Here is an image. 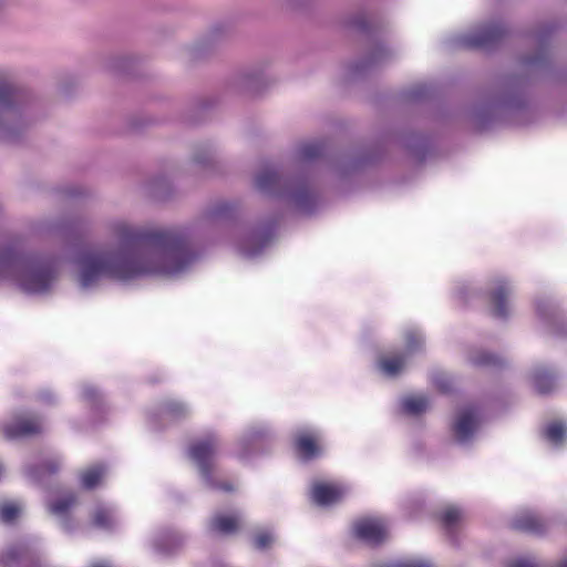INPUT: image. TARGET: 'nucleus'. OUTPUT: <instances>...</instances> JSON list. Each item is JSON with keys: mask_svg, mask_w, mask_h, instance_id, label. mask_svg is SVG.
<instances>
[{"mask_svg": "<svg viewBox=\"0 0 567 567\" xmlns=\"http://www.w3.org/2000/svg\"><path fill=\"white\" fill-rule=\"evenodd\" d=\"M105 227L118 245L76 255V280L82 290L99 287L104 278L127 282L148 276L175 277L198 258L188 228L140 227L123 218L111 219Z\"/></svg>", "mask_w": 567, "mask_h": 567, "instance_id": "1", "label": "nucleus"}, {"mask_svg": "<svg viewBox=\"0 0 567 567\" xmlns=\"http://www.w3.org/2000/svg\"><path fill=\"white\" fill-rule=\"evenodd\" d=\"M60 265L53 255H24L6 246L0 248V282H12L29 295H44L56 284Z\"/></svg>", "mask_w": 567, "mask_h": 567, "instance_id": "2", "label": "nucleus"}, {"mask_svg": "<svg viewBox=\"0 0 567 567\" xmlns=\"http://www.w3.org/2000/svg\"><path fill=\"white\" fill-rule=\"evenodd\" d=\"M255 186L260 193L280 198L301 213H311L317 206L316 193L303 173L266 166L256 174Z\"/></svg>", "mask_w": 567, "mask_h": 567, "instance_id": "3", "label": "nucleus"}, {"mask_svg": "<svg viewBox=\"0 0 567 567\" xmlns=\"http://www.w3.org/2000/svg\"><path fill=\"white\" fill-rule=\"evenodd\" d=\"M35 118V111L30 102L11 85H0V141H19Z\"/></svg>", "mask_w": 567, "mask_h": 567, "instance_id": "4", "label": "nucleus"}, {"mask_svg": "<svg viewBox=\"0 0 567 567\" xmlns=\"http://www.w3.org/2000/svg\"><path fill=\"white\" fill-rule=\"evenodd\" d=\"M220 441L214 433H209L204 439L194 442L188 449L189 457L197 465L200 475L207 486L215 489H223L226 492L233 491L229 483H217L213 478L214 460L219 451Z\"/></svg>", "mask_w": 567, "mask_h": 567, "instance_id": "5", "label": "nucleus"}, {"mask_svg": "<svg viewBox=\"0 0 567 567\" xmlns=\"http://www.w3.org/2000/svg\"><path fill=\"white\" fill-rule=\"evenodd\" d=\"M506 34L502 24H487L461 34L454 39V45L464 49H488L497 44Z\"/></svg>", "mask_w": 567, "mask_h": 567, "instance_id": "6", "label": "nucleus"}, {"mask_svg": "<svg viewBox=\"0 0 567 567\" xmlns=\"http://www.w3.org/2000/svg\"><path fill=\"white\" fill-rule=\"evenodd\" d=\"M423 337L415 331H409L405 334V350L400 353L386 355L379 360V369L383 374L390 378L399 375L405 368L409 358L421 349Z\"/></svg>", "mask_w": 567, "mask_h": 567, "instance_id": "7", "label": "nucleus"}, {"mask_svg": "<svg viewBox=\"0 0 567 567\" xmlns=\"http://www.w3.org/2000/svg\"><path fill=\"white\" fill-rule=\"evenodd\" d=\"M3 567H41L37 550L29 542H19L7 549L1 558Z\"/></svg>", "mask_w": 567, "mask_h": 567, "instance_id": "8", "label": "nucleus"}, {"mask_svg": "<svg viewBox=\"0 0 567 567\" xmlns=\"http://www.w3.org/2000/svg\"><path fill=\"white\" fill-rule=\"evenodd\" d=\"M42 422L33 415H20L12 422L2 426L3 436L7 440L28 437L41 433Z\"/></svg>", "mask_w": 567, "mask_h": 567, "instance_id": "9", "label": "nucleus"}, {"mask_svg": "<svg viewBox=\"0 0 567 567\" xmlns=\"http://www.w3.org/2000/svg\"><path fill=\"white\" fill-rule=\"evenodd\" d=\"M355 536L369 545L375 546L383 543L388 532L383 520L378 518H364L354 524Z\"/></svg>", "mask_w": 567, "mask_h": 567, "instance_id": "10", "label": "nucleus"}, {"mask_svg": "<svg viewBox=\"0 0 567 567\" xmlns=\"http://www.w3.org/2000/svg\"><path fill=\"white\" fill-rule=\"evenodd\" d=\"M392 56L393 51L391 49L381 42H377L372 44L368 56L363 61L357 62L352 65V73L357 75L363 74L370 69L385 63Z\"/></svg>", "mask_w": 567, "mask_h": 567, "instance_id": "11", "label": "nucleus"}, {"mask_svg": "<svg viewBox=\"0 0 567 567\" xmlns=\"http://www.w3.org/2000/svg\"><path fill=\"white\" fill-rule=\"evenodd\" d=\"M477 424L476 410L473 408L462 410L453 424L455 439L462 444L468 442L477 429Z\"/></svg>", "mask_w": 567, "mask_h": 567, "instance_id": "12", "label": "nucleus"}, {"mask_svg": "<svg viewBox=\"0 0 567 567\" xmlns=\"http://www.w3.org/2000/svg\"><path fill=\"white\" fill-rule=\"evenodd\" d=\"M346 493L341 485L316 483L311 488V498L319 506H330L341 501Z\"/></svg>", "mask_w": 567, "mask_h": 567, "instance_id": "13", "label": "nucleus"}, {"mask_svg": "<svg viewBox=\"0 0 567 567\" xmlns=\"http://www.w3.org/2000/svg\"><path fill=\"white\" fill-rule=\"evenodd\" d=\"M230 27L227 23L218 22L212 25L196 42V50L207 52L225 41L230 35Z\"/></svg>", "mask_w": 567, "mask_h": 567, "instance_id": "14", "label": "nucleus"}, {"mask_svg": "<svg viewBox=\"0 0 567 567\" xmlns=\"http://www.w3.org/2000/svg\"><path fill=\"white\" fill-rule=\"evenodd\" d=\"M512 293V288L505 279H497L495 287L491 292V302L493 315L499 319H506L509 313L507 298Z\"/></svg>", "mask_w": 567, "mask_h": 567, "instance_id": "15", "label": "nucleus"}, {"mask_svg": "<svg viewBox=\"0 0 567 567\" xmlns=\"http://www.w3.org/2000/svg\"><path fill=\"white\" fill-rule=\"evenodd\" d=\"M269 435L270 431L265 426L250 429L237 443V457L240 460L248 458L257 444Z\"/></svg>", "mask_w": 567, "mask_h": 567, "instance_id": "16", "label": "nucleus"}, {"mask_svg": "<svg viewBox=\"0 0 567 567\" xmlns=\"http://www.w3.org/2000/svg\"><path fill=\"white\" fill-rule=\"evenodd\" d=\"M270 230H255L241 243L238 244V248L243 255L249 258L258 256L262 248L270 241Z\"/></svg>", "mask_w": 567, "mask_h": 567, "instance_id": "17", "label": "nucleus"}, {"mask_svg": "<svg viewBox=\"0 0 567 567\" xmlns=\"http://www.w3.org/2000/svg\"><path fill=\"white\" fill-rule=\"evenodd\" d=\"M76 503V496L74 493H66L54 502L48 504V508L51 514L56 515L61 518L62 527L65 530H71L73 528L71 524V518L68 513L70 508H72Z\"/></svg>", "mask_w": 567, "mask_h": 567, "instance_id": "18", "label": "nucleus"}, {"mask_svg": "<svg viewBox=\"0 0 567 567\" xmlns=\"http://www.w3.org/2000/svg\"><path fill=\"white\" fill-rule=\"evenodd\" d=\"M536 310L539 317L546 320L550 327L551 333L563 337L566 334L563 328L556 329V324H559L561 319V312L559 308L548 299H542L536 303Z\"/></svg>", "mask_w": 567, "mask_h": 567, "instance_id": "19", "label": "nucleus"}, {"mask_svg": "<svg viewBox=\"0 0 567 567\" xmlns=\"http://www.w3.org/2000/svg\"><path fill=\"white\" fill-rule=\"evenodd\" d=\"M513 528L522 532L540 534L545 530V524L540 517L532 512L517 515L512 522Z\"/></svg>", "mask_w": 567, "mask_h": 567, "instance_id": "20", "label": "nucleus"}, {"mask_svg": "<svg viewBox=\"0 0 567 567\" xmlns=\"http://www.w3.org/2000/svg\"><path fill=\"white\" fill-rule=\"evenodd\" d=\"M295 447L299 456L305 461L317 457L320 452L315 437L306 432H300L296 435Z\"/></svg>", "mask_w": 567, "mask_h": 567, "instance_id": "21", "label": "nucleus"}, {"mask_svg": "<svg viewBox=\"0 0 567 567\" xmlns=\"http://www.w3.org/2000/svg\"><path fill=\"white\" fill-rule=\"evenodd\" d=\"M547 33H548V30L546 29L545 31H540L536 35L537 42L539 44V50L534 56H527V58L522 59L520 63L524 69L536 70V69H542L546 65L547 58H548L547 51L545 49Z\"/></svg>", "mask_w": 567, "mask_h": 567, "instance_id": "22", "label": "nucleus"}, {"mask_svg": "<svg viewBox=\"0 0 567 567\" xmlns=\"http://www.w3.org/2000/svg\"><path fill=\"white\" fill-rule=\"evenodd\" d=\"M92 524L96 528L111 530L116 525V517L114 511L104 505H99L92 514Z\"/></svg>", "mask_w": 567, "mask_h": 567, "instance_id": "23", "label": "nucleus"}, {"mask_svg": "<svg viewBox=\"0 0 567 567\" xmlns=\"http://www.w3.org/2000/svg\"><path fill=\"white\" fill-rule=\"evenodd\" d=\"M556 375L544 367H537L533 372V383L536 391L547 394L555 388Z\"/></svg>", "mask_w": 567, "mask_h": 567, "instance_id": "24", "label": "nucleus"}, {"mask_svg": "<svg viewBox=\"0 0 567 567\" xmlns=\"http://www.w3.org/2000/svg\"><path fill=\"white\" fill-rule=\"evenodd\" d=\"M61 462L59 458H50L44 461L41 465L29 470V476L37 481L43 482L47 476L53 475L59 472Z\"/></svg>", "mask_w": 567, "mask_h": 567, "instance_id": "25", "label": "nucleus"}, {"mask_svg": "<svg viewBox=\"0 0 567 567\" xmlns=\"http://www.w3.org/2000/svg\"><path fill=\"white\" fill-rule=\"evenodd\" d=\"M463 519V512L456 506H447L441 514V523L445 532L452 535Z\"/></svg>", "mask_w": 567, "mask_h": 567, "instance_id": "26", "label": "nucleus"}, {"mask_svg": "<svg viewBox=\"0 0 567 567\" xmlns=\"http://www.w3.org/2000/svg\"><path fill=\"white\" fill-rule=\"evenodd\" d=\"M233 207L227 203H218L209 207L200 217L199 223L209 224L231 216Z\"/></svg>", "mask_w": 567, "mask_h": 567, "instance_id": "27", "label": "nucleus"}, {"mask_svg": "<svg viewBox=\"0 0 567 567\" xmlns=\"http://www.w3.org/2000/svg\"><path fill=\"white\" fill-rule=\"evenodd\" d=\"M106 468L103 465H94L81 474V484L85 489H93L104 477Z\"/></svg>", "mask_w": 567, "mask_h": 567, "instance_id": "28", "label": "nucleus"}, {"mask_svg": "<svg viewBox=\"0 0 567 567\" xmlns=\"http://www.w3.org/2000/svg\"><path fill=\"white\" fill-rule=\"evenodd\" d=\"M467 359L476 367H497L502 364L499 357L483 350L471 351Z\"/></svg>", "mask_w": 567, "mask_h": 567, "instance_id": "29", "label": "nucleus"}, {"mask_svg": "<svg viewBox=\"0 0 567 567\" xmlns=\"http://www.w3.org/2000/svg\"><path fill=\"white\" fill-rule=\"evenodd\" d=\"M403 410L411 415H419L426 411L429 406V400L424 395L420 396H408L401 402Z\"/></svg>", "mask_w": 567, "mask_h": 567, "instance_id": "30", "label": "nucleus"}, {"mask_svg": "<svg viewBox=\"0 0 567 567\" xmlns=\"http://www.w3.org/2000/svg\"><path fill=\"white\" fill-rule=\"evenodd\" d=\"M544 436L554 445H560L567 436V425L563 422L549 423L544 430Z\"/></svg>", "mask_w": 567, "mask_h": 567, "instance_id": "31", "label": "nucleus"}, {"mask_svg": "<svg viewBox=\"0 0 567 567\" xmlns=\"http://www.w3.org/2000/svg\"><path fill=\"white\" fill-rule=\"evenodd\" d=\"M162 413L172 420H179L188 415L186 404L176 400H167L162 405Z\"/></svg>", "mask_w": 567, "mask_h": 567, "instance_id": "32", "label": "nucleus"}, {"mask_svg": "<svg viewBox=\"0 0 567 567\" xmlns=\"http://www.w3.org/2000/svg\"><path fill=\"white\" fill-rule=\"evenodd\" d=\"M323 153V145L320 142H310L300 145L297 150V158L300 162L312 161Z\"/></svg>", "mask_w": 567, "mask_h": 567, "instance_id": "33", "label": "nucleus"}, {"mask_svg": "<svg viewBox=\"0 0 567 567\" xmlns=\"http://www.w3.org/2000/svg\"><path fill=\"white\" fill-rule=\"evenodd\" d=\"M214 153L209 145L198 147L192 157V166L196 169H202L213 164Z\"/></svg>", "mask_w": 567, "mask_h": 567, "instance_id": "34", "label": "nucleus"}, {"mask_svg": "<svg viewBox=\"0 0 567 567\" xmlns=\"http://www.w3.org/2000/svg\"><path fill=\"white\" fill-rule=\"evenodd\" d=\"M181 544H182L181 537L169 532L167 534L159 536L155 540L154 546H155L156 550L159 553L171 554Z\"/></svg>", "mask_w": 567, "mask_h": 567, "instance_id": "35", "label": "nucleus"}, {"mask_svg": "<svg viewBox=\"0 0 567 567\" xmlns=\"http://www.w3.org/2000/svg\"><path fill=\"white\" fill-rule=\"evenodd\" d=\"M238 525V518L235 516L216 515L212 520V527L223 534L233 533Z\"/></svg>", "mask_w": 567, "mask_h": 567, "instance_id": "36", "label": "nucleus"}, {"mask_svg": "<svg viewBox=\"0 0 567 567\" xmlns=\"http://www.w3.org/2000/svg\"><path fill=\"white\" fill-rule=\"evenodd\" d=\"M84 401L92 405V408H101L103 403L102 393L93 385H84L82 392Z\"/></svg>", "mask_w": 567, "mask_h": 567, "instance_id": "37", "label": "nucleus"}, {"mask_svg": "<svg viewBox=\"0 0 567 567\" xmlns=\"http://www.w3.org/2000/svg\"><path fill=\"white\" fill-rule=\"evenodd\" d=\"M21 508L14 503L0 504V520L3 523L13 522L19 515Z\"/></svg>", "mask_w": 567, "mask_h": 567, "instance_id": "38", "label": "nucleus"}, {"mask_svg": "<svg viewBox=\"0 0 567 567\" xmlns=\"http://www.w3.org/2000/svg\"><path fill=\"white\" fill-rule=\"evenodd\" d=\"M274 543V536L269 530H261L254 537V546L259 550L268 548Z\"/></svg>", "mask_w": 567, "mask_h": 567, "instance_id": "39", "label": "nucleus"}, {"mask_svg": "<svg viewBox=\"0 0 567 567\" xmlns=\"http://www.w3.org/2000/svg\"><path fill=\"white\" fill-rule=\"evenodd\" d=\"M434 385L442 392L447 393L452 390V381L449 375L437 372L432 377Z\"/></svg>", "mask_w": 567, "mask_h": 567, "instance_id": "40", "label": "nucleus"}, {"mask_svg": "<svg viewBox=\"0 0 567 567\" xmlns=\"http://www.w3.org/2000/svg\"><path fill=\"white\" fill-rule=\"evenodd\" d=\"M349 24L358 30H367L368 29V20L363 13L358 14L349 21Z\"/></svg>", "mask_w": 567, "mask_h": 567, "instance_id": "41", "label": "nucleus"}, {"mask_svg": "<svg viewBox=\"0 0 567 567\" xmlns=\"http://www.w3.org/2000/svg\"><path fill=\"white\" fill-rule=\"evenodd\" d=\"M427 87L424 84L416 85L409 93L408 96L411 100H416L426 96Z\"/></svg>", "mask_w": 567, "mask_h": 567, "instance_id": "42", "label": "nucleus"}, {"mask_svg": "<svg viewBox=\"0 0 567 567\" xmlns=\"http://www.w3.org/2000/svg\"><path fill=\"white\" fill-rule=\"evenodd\" d=\"M39 399L47 404H52L56 401L55 395L48 390L40 392Z\"/></svg>", "mask_w": 567, "mask_h": 567, "instance_id": "43", "label": "nucleus"}, {"mask_svg": "<svg viewBox=\"0 0 567 567\" xmlns=\"http://www.w3.org/2000/svg\"><path fill=\"white\" fill-rule=\"evenodd\" d=\"M509 567H539L536 563L527 560V559H520L515 563H513Z\"/></svg>", "mask_w": 567, "mask_h": 567, "instance_id": "44", "label": "nucleus"}, {"mask_svg": "<svg viewBox=\"0 0 567 567\" xmlns=\"http://www.w3.org/2000/svg\"><path fill=\"white\" fill-rule=\"evenodd\" d=\"M520 80L509 79L507 82L508 87L511 89V93L516 94L520 89Z\"/></svg>", "mask_w": 567, "mask_h": 567, "instance_id": "45", "label": "nucleus"}, {"mask_svg": "<svg viewBox=\"0 0 567 567\" xmlns=\"http://www.w3.org/2000/svg\"><path fill=\"white\" fill-rule=\"evenodd\" d=\"M9 0H0V14L7 9Z\"/></svg>", "mask_w": 567, "mask_h": 567, "instance_id": "46", "label": "nucleus"}, {"mask_svg": "<svg viewBox=\"0 0 567 567\" xmlns=\"http://www.w3.org/2000/svg\"><path fill=\"white\" fill-rule=\"evenodd\" d=\"M245 80L248 86L252 85V82L255 81L250 74H245Z\"/></svg>", "mask_w": 567, "mask_h": 567, "instance_id": "47", "label": "nucleus"}, {"mask_svg": "<svg viewBox=\"0 0 567 567\" xmlns=\"http://www.w3.org/2000/svg\"><path fill=\"white\" fill-rule=\"evenodd\" d=\"M92 567H111V566L106 563H96V564L92 565Z\"/></svg>", "mask_w": 567, "mask_h": 567, "instance_id": "48", "label": "nucleus"}, {"mask_svg": "<svg viewBox=\"0 0 567 567\" xmlns=\"http://www.w3.org/2000/svg\"><path fill=\"white\" fill-rule=\"evenodd\" d=\"M504 104L506 105H513V99L511 96L506 97L504 101H503Z\"/></svg>", "mask_w": 567, "mask_h": 567, "instance_id": "49", "label": "nucleus"}, {"mask_svg": "<svg viewBox=\"0 0 567 567\" xmlns=\"http://www.w3.org/2000/svg\"><path fill=\"white\" fill-rule=\"evenodd\" d=\"M557 567H567V557Z\"/></svg>", "mask_w": 567, "mask_h": 567, "instance_id": "50", "label": "nucleus"}, {"mask_svg": "<svg viewBox=\"0 0 567 567\" xmlns=\"http://www.w3.org/2000/svg\"><path fill=\"white\" fill-rule=\"evenodd\" d=\"M69 226H70L69 224H63V225H60L59 227L64 228V227H69Z\"/></svg>", "mask_w": 567, "mask_h": 567, "instance_id": "51", "label": "nucleus"}]
</instances>
